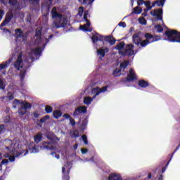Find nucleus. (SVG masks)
I'll return each mask as SVG.
<instances>
[{"instance_id":"15","label":"nucleus","mask_w":180,"mask_h":180,"mask_svg":"<svg viewBox=\"0 0 180 180\" xmlns=\"http://www.w3.org/2000/svg\"><path fill=\"white\" fill-rule=\"evenodd\" d=\"M137 77L136 76V72H134V70L133 69H131L129 70V74L128 75L127 80L128 81H133L134 79H136Z\"/></svg>"},{"instance_id":"22","label":"nucleus","mask_w":180,"mask_h":180,"mask_svg":"<svg viewBox=\"0 0 180 180\" xmlns=\"http://www.w3.org/2000/svg\"><path fill=\"white\" fill-rule=\"evenodd\" d=\"M139 86L141 88H146V86H148V82L144 81V80H141L139 82Z\"/></svg>"},{"instance_id":"16","label":"nucleus","mask_w":180,"mask_h":180,"mask_svg":"<svg viewBox=\"0 0 180 180\" xmlns=\"http://www.w3.org/2000/svg\"><path fill=\"white\" fill-rule=\"evenodd\" d=\"M109 180H122V176L116 173H112L108 176Z\"/></svg>"},{"instance_id":"11","label":"nucleus","mask_w":180,"mask_h":180,"mask_svg":"<svg viewBox=\"0 0 180 180\" xmlns=\"http://www.w3.org/2000/svg\"><path fill=\"white\" fill-rule=\"evenodd\" d=\"M22 53H20L18 57V60L14 63V67H15L17 70H19L20 68H23V65H22V63H23L22 61Z\"/></svg>"},{"instance_id":"59","label":"nucleus","mask_w":180,"mask_h":180,"mask_svg":"<svg viewBox=\"0 0 180 180\" xmlns=\"http://www.w3.org/2000/svg\"><path fill=\"white\" fill-rule=\"evenodd\" d=\"M148 177L149 178V179L151 178V174H148Z\"/></svg>"},{"instance_id":"36","label":"nucleus","mask_w":180,"mask_h":180,"mask_svg":"<svg viewBox=\"0 0 180 180\" xmlns=\"http://www.w3.org/2000/svg\"><path fill=\"white\" fill-rule=\"evenodd\" d=\"M78 136H79L78 131H74L72 132V137H78Z\"/></svg>"},{"instance_id":"63","label":"nucleus","mask_w":180,"mask_h":180,"mask_svg":"<svg viewBox=\"0 0 180 180\" xmlns=\"http://www.w3.org/2000/svg\"><path fill=\"white\" fill-rule=\"evenodd\" d=\"M26 154H27V151L25 153V155H26Z\"/></svg>"},{"instance_id":"58","label":"nucleus","mask_w":180,"mask_h":180,"mask_svg":"<svg viewBox=\"0 0 180 180\" xmlns=\"http://www.w3.org/2000/svg\"><path fill=\"white\" fill-rule=\"evenodd\" d=\"M65 167H63L62 168V172H65Z\"/></svg>"},{"instance_id":"62","label":"nucleus","mask_w":180,"mask_h":180,"mask_svg":"<svg viewBox=\"0 0 180 180\" xmlns=\"http://www.w3.org/2000/svg\"><path fill=\"white\" fill-rule=\"evenodd\" d=\"M77 147H78V146H77V145H75V148H77Z\"/></svg>"},{"instance_id":"7","label":"nucleus","mask_w":180,"mask_h":180,"mask_svg":"<svg viewBox=\"0 0 180 180\" xmlns=\"http://www.w3.org/2000/svg\"><path fill=\"white\" fill-rule=\"evenodd\" d=\"M84 19L86 23L79 26L80 30H83L84 32H92V28H91V22H89V20H88V11L84 13Z\"/></svg>"},{"instance_id":"37","label":"nucleus","mask_w":180,"mask_h":180,"mask_svg":"<svg viewBox=\"0 0 180 180\" xmlns=\"http://www.w3.org/2000/svg\"><path fill=\"white\" fill-rule=\"evenodd\" d=\"M49 119H50V117L49 115H46L42 119H41V122L44 123V122H46V120H49Z\"/></svg>"},{"instance_id":"34","label":"nucleus","mask_w":180,"mask_h":180,"mask_svg":"<svg viewBox=\"0 0 180 180\" xmlns=\"http://www.w3.org/2000/svg\"><path fill=\"white\" fill-rule=\"evenodd\" d=\"M84 13V8L83 7H79V12H78V15L79 16H82Z\"/></svg>"},{"instance_id":"33","label":"nucleus","mask_w":180,"mask_h":180,"mask_svg":"<svg viewBox=\"0 0 180 180\" xmlns=\"http://www.w3.org/2000/svg\"><path fill=\"white\" fill-rule=\"evenodd\" d=\"M165 2V0H160L155 2V4H157L158 6H164Z\"/></svg>"},{"instance_id":"23","label":"nucleus","mask_w":180,"mask_h":180,"mask_svg":"<svg viewBox=\"0 0 180 180\" xmlns=\"http://www.w3.org/2000/svg\"><path fill=\"white\" fill-rule=\"evenodd\" d=\"M78 112V113H85V112H86V107H85V106H80L76 110V112Z\"/></svg>"},{"instance_id":"2","label":"nucleus","mask_w":180,"mask_h":180,"mask_svg":"<svg viewBox=\"0 0 180 180\" xmlns=\"http://www.w3.org/2000/svg\"><path fill=\"white\" fill-rule=\"evenodd\" d=\"M140 36H141V32H140L134 34L132 36V41L134 43V44H141V47H146V46L150 44V43L155 41V40H154V37L149 33H146L145 34L146 40L141 41V37Z\"/></svg>"},{"instance_id":"57","label":"nucleus","mask_w":180,"mask_h":180,"mask_svg":"<svg viewBox=\"0 0 180 180\" xmlns=\"http://www.w3.org/2000/svg\"><path fill=\"white\" fill-rule=\"evenodd\" d=\"M2 164L1 163H0V171H2Z\"/></svg>"},{"instance_id":"49","label":"nucleus","mask_w":180,"mask_h":180,"mask_svg":"<svg viewBox=\"0 0 180 180\" xmlns=\"http://www.w3.org/2000/svg\"><path fill=\"white\" fill-rule=\"evenodd\" d=\"M8 99H13V96H12V94H11V93H9L8 94Z\"/></svg>"},{"instance_id":"26","label":"nucleus","mask_w":180,"mask_h":180,"mask_svg":"<svg viewBox=\"0 0 180 180\" xmlns=\"http://www.w3.org/2000/svg\"><path fill=\"white\" fill-rule=\"evenodd\" d=\"M127 65H129V61L125 60L120 64V68H122L123 70H124V68H126Z\"/></svg>"},{"instance_id":"6","label":"nucleus","mask_w":180,"mask_h":180,"mask_svg":"<svg viewBox=\"0 0 180 180\" xmlns=\"http://www.w3.org/2000/svg\"><path fill=\"white\" fill-rule=\"evenodd\" d=\"M13 105H21V108L19 110V115H23L25 113H26V109H29V108L31 107L30 103H25V102H20L18 100H14Z\"/></svg>"},{"instance_id":"5","label":"nucleus","mask_w":180,"mask_h":180,"mask_svg":"<svg viewBox=\"0 0 180 180\" xmlns=\"http://www.w3.org/2000/svg\"><path fill=\"white\" fill-rule=\"evenodd\" d=\"M165 34L169 41L180 43V32H178V31L169 30L166 32Z\"/></svg>"},{"instance_id":"44","label":"nucleus","mask_w":180,"mask_h":180,"mask_svg":"<svg viewBox=\"0 0 180 180\" xmlns=\"http://www.w3.org/2000/svg\"><path fill=\"white\" fill-rule=\"evenodd\" d=\"M3 131H5V126L0 125V134L2 133Z\"/></svg>"},{"instance_id":"39","label":"nucleus","mask_w":180,"mask_h":180,"mask_svg":"<svg viewBox=\"0 0 180 180\" xmlns=\"http://www.w3.org/2000/svg\"><path fill=\"white\" fill-rule=\"evenodd\" d=\"M0 89H5V85H4V80L0 79Z\"/></svg>"},{"instance_id":"1","label":"nucleus","mask_w":180,"mask_h":180,"mask_svg":"<svg viewBox=\"0 0 180 180\" xmlns=\"http://www.w3.org/2000/svg\"><path fill=\"white\" fill-rule=\"evenodd\" d=\"M8 144H9V146L6 148L4 158H8L11 162H13L15 158L23 154V152H21L20 149L18 148V146L13 144L12 141H8Z\"/></svg>"},{"instance_id":"32","label":"nucleus","mask_w":180,"mask_h":180,"mask_svg":"<svg viewBox=\"0 0 180 180\" xmlns=\"http://www.w3.org/2000/svg\"><path fill=\"white\" fill-rule=\"evenodd\" d=\"M93 43H96L99 40V35H94L91 38Z\"/></svg>"},{"instance_id":"30","label":"nucleus","mask_w":180,"mask_h":180,"mask_svg":"<svg viewBox=\"0 0 180 180\" xmlns=\"http://www.w3.org/2000/svg\"><path fill=\"white\" fill-rule=\"evenodd\" d=\"M31 153H39V146H34L32 149H30Z\"/></svg>"},{"instance_id":"14","label":"nucleus","mask_w":180,"mask_h":180,"mask_svg":"<svg viewBox=\"0 0 180 180\" xmlns=\"http://www.w3.org/2000/svg\"><path fill=\"white\" fill-rule=\"evenodd\" d=\"M15 37L17 39H20V40H25V36L20 29L15 30Z\"/></svg>"},{"instance_id":"21","label":"nucleus","mask_w":180,"mask_h":180,"mask_svg":"<svg viewBox=\"0 0 180 180\" xmlns=\"http://www.w3.org/2000/svg\"><path fill=\"white\" fill-rule=\"evenodd\" d=\"M61 115H62L61 111L58 110H56L53 112V117H55V119H58V117H61Z\"/></svg>"},{"instance_id":"28","label":"nucleus","mask_w":180,"mask_h":180,"mask_svg":"<svg viewBox=\"0 0 180 180\" xmlns=\"http://www.w3.org/2000/svg\"><path fill=\"white\" fill-rule=\"evenodd\" d=\"M155 30H157L159 33H161V32H163L164 29L160 25H158L155 27Z\"/></svg>"},{"instance_id":"9","label":"nucleus","mask_w":180,"mask_h":180,"mask_svg":"<svg viewBox=\"0 0 180 180\" xmlns=\"http://www.w3.org/2000/svg\"><path fill=\"white\" fill-rule=\"evenodd\" d=\"M120 54H122V56H134V45L133 44H129L127 46L125 52H120Z\"/></svg>"},{"instance_id":"19","label":"nucleus","mask_w":180,"mask_h":180,"mask_svg":"<svg viewBox=\"0 0 180 180\" xmlns=\"http://www.w3.org/2000/svg\"><path fill=\"white\" fill-rule=\"evenodd\" d=\"M41 139H43V134H41V133L37 134L34 136L35 143H40V141H41Z\"/></svg>"},{"instance_id":"51","label":"nucleus","mask_w":180,"mask_h":180,"mask_svg":"<svg viewBox=\"0 0 180 180\" xmlns=\"http://www.w3.org/2000/svg\"><path fill=\"white\" fill-rule=\"evenodd\" d=\"M30 2H32V4H38L39 0H30Z\"/></svg>"},{"instance_id":"54","label":"nucleus","mask_w":180,"mask_h":180,"mask_svg":"<svg viewBox=\"0 0 180 180\" xmlns=\"http://www.w3.org/2000/svg\"><path fill=\"white\" fill-rule=\"evenodd\" d=\"M64 179H65V180H69V179H70V176H66L64 177Z\"/></svg>"},{"instance_id":"60","label":"nucleus","mask_w":180,"mask_h":180,"mask_svg":"<svg viewBox=\"0 0 180 180\" xmlns=\"http://www.w3.org/2000/svg\"><path fill=\"white\" fill-rule=\"evenodd\" d=\"M2 160V153H0V161Z\"/></svg>"},{"instance_id":"47","label":"nucleus","mask_w":180,"mask_h":180,"mask_svg":"<svg viewBox=\"0 0 180 180\" xmlns=\"http://www.w3.org/2000/svg\"><path fill=\"white\" fill-rule=\"evenodd\" d=\"M81 152L83 153V154H86V153H88V149H84L82 148L81 150Z\"/></svg>"},{"instance_id":"64","label":"nucleus","mask_w":180,"mask_h":180,"mask_svg":"<svg viewBox=\"0 0 180 180\" xmlns=\"http://www.w3.org/2000/svg\"><path fill=\"white\" fill-rule=\"evenodd\" d=\"M159 180H162V179H160Z\"/></svg>"},{"instance_id":"20","label":"nucleus","mask_w":180,"mask_h":180,"mask_svg":"<svg viewBox=\"0 0 180 180\" xmlns=\"http://www.w3.org/2000/svg\"><path fill=\"white\" fill-rule=\"evenodd\" d=\"M143 12V9L141 8L136 6L133 9L132 13H135L136 15H140Z\"/></svg>"},{"instance_id":"31","label":"nucleus","mask_w":180,"mask_h":180,"mask_svg":"<svg viewBox=\"0 0 180 180\" xmlns=\"http://www.w3.org/2000/svg\"><path fill=\"white\" fill-rule=\"evenodd\" d=\"M45 110L46 113H51L53 112V108H51V106L47 105L45 108Z\"/></svg>"},{"instance_id":"35","label":"nucleus","mask_w":180,"mask_h":180,"mask_svg":"<svg viewBox=\"0 0 180 180\" xmlns=\"http://www.w3.org/2000/svg\"><path fill=\"white\" fill-rule=\"evenodd\" d=\"M6 67H8V63L6 62V63L0 65V70H4V69L6 68Z\"/></svg>"},{"instance_id":"46","label":"nucleus","mask_w":180,"mask_h":180,"mask_svg":"<svg viewBox=\"0 0 180 180\" xmlns=\"http://www.w3.org/2000/svg\"><path fill=\"white\" fill-rule=\"evenodd\" d=\"M4 11L0 10V20H2V17L4 16Z\"/></svg>"},{"instance_id":"40","label":"nucleus","mask_w":180,"mask_h":180,"mask_svg":"<svg viewBox=\"0 0 180 180\" xmlns=\"http://www.w3.org/2000/svg\"><path fill=\"white\" fill-rule=\"evenodd\" d=\"M115 43H116V39H115L113 38H110L109 40V44H111V46H113V44H115Z\"/></svg>"},{"instance_id":"17","label":"nucleus","mask_w":180,"mask_h":180,"mask_svg":"<svg viewBox=\"0 0 180 180\" xmlns=\"http://www.w3.org/2000/svg\"><path fill=\"white\" fill-rule=\"evenodd\" d=\"M11 19H12V14L11 13L7 14L6 16L5 20L1 24L2 26H6V25H8L9 22H11Z\"/></svg>"},{"instance_id":"12","label":"nucleus","mask_w":180,"mask_h":180,"mask_svg":"<svg viewBox=\"0 0 180 180\" xmlns=\"http://www.w3.org/2000/svg\"><path fill=\"white\" fill-rule=\"evenodd\" d=\"M109 51V49L108 48H101L97 50V54L99 56L100 58H102V57H105V54Z\"/></svg>"},{"instance_id":"53","label":"nucleus","mask_w":180,"mask_h":180,"mask_svg":"<svg viewBox=\"0 0 180 180\" xmlns=\"http://www.w3.org/2000/svg\"><path fill=\"white\" fill-rule=\"evenodd\" d=\"M95 0H90L89 2V5H92V3Z\"/></svg>"},{"instance_id":"61","label":"nucleus","mask_w":180,"mask_h":180,"mask_svg":"<svg viewBox=\"0 0 180 180\" xmlns=\"http://www.w3.org/2000/svg\"><path fill=\"white\" fill-rule=\"evenodd\" d=\"M23 64H27V65L29 66V63L27 62H24Z\"/></svg>"},{"instance_id":"56","label":"nucleus","mask_w":180,"mask_h":180,"mask_svg":"<svg viewBox=\"0 0 180 180\" xmlns=\"http://www.w3.org/2000/svg\"><path fill=\"white\" fill-rule=\"evenodd\" d=\"M56 158H57L58 160H60V155H56Z\"/></svg>"},{"instance_id":"38","label":"nucleus","mask_w":180,"mask_h":180,"mask_svg":"<svg viewBox=\"0 0 180 180\" xmlns=\"http://www.w3.org/2000/svg\"><path fill=\"white\" fill-rule=\"evenodd\" d=\"M82 138L84 143L86 144H88V139L86 138V135H83L82 136Z\"/></svg>"},{"instance_id":"27","label":"nucleus","mask_w":180,"mask_h":180,"mask_svg":"<svg viewBox=\"0 0 180 180\" xmlns=\"http://www.w3.org/2000/svg\"><path fill=\"white\" fill-rule=\"evenodd\" d=\"M41 34V28L39 27L37 29L36 31V37L37 39H39L40 37V35Z\"/></svg>"},{"instance_id":"43","label":"nucleus","mask_w":180,"mask_h":180,"mask_svg":"<svg viewBox=\"0 0 180 180\" xmlns=\"http://www.w3.org/2000/svg\"><path fill=\"white\" fill-rule=\"evenodd\" d=\"M16 2H17L16 0H9V4L11 6L15 5L16 4Z\"/></svg>"},{"instance_id":"50","label":"nucleus","mask_w":180,"mask_h":180,"mask_svg":"<svg viewBox=\"0 0 180 180\" xmlns=\"http://www.w3.org/2000/svg\"><path fill=\"white\" fill-rule=\"evenodd\" d=\"M70 123H71V124H72V126H75V121L74 120L71 119V120H70Z\"/></svg>"},{"instance_id":"41","label":"nucleus","mask_w":180,"mask_h":180,"mask_svg":"<svg viewBox=\"0 0 180 180\" xmlns=\"http://www.w3.org/2000/svg\"><path fill=\"white\" fill-rule=\"evenodd\" d=\"M143 4H144V0H137V5L139 6L143 5Z\"/></svg>"},{"instance_id":"52","label":"nucleus","mask_w":180,"mask_h":180,"mask_svg":"<svg viewBox=\"0 0 180 180\" xmlns=\"http://www.w3.org/2000/svg\"><path fill=\"white\" fill-rule=\"evenodd\" d=\"M63 117H65V119H68V117H70V115H68V114H65V115H63Z\"/></svg>"},{"instance_id":"13","label":"nucleus","mask_w":180,"mask_h":180,"mask_svg":"<svg viewBox=\"0 0 180 180\" xmlns=\"http://www.w3.org/2000/svg\"><path fill=\"white\" fill-rule=\"evenodd\" d=\"M107 89H108V88L106 86L103 87L102 89H99V87H97V88L92 90V93L95 94V92H96V96H98V95H99L101 93L106 92Z\"/></svg>"},{"instance_id":"42","label":"nucleus","mask_w":180,"mask_h":180,"mask_svg":"<svg viewBox=\"0 0 180 180\" xmlns=\"http://www.w3.org/2000/svg\"><path fill=\"white\" fill-rule=\"evenodd\" d=\"M8 162H9V160H8V159H4L1 162V164L4 165L5 164H8Z\"/></svg>"},{"instance_id":"29","label":"nucleus","mask_w":180,"mask_h":180,"mask_svg":"<svg viewBox=\"0 0 180 180\" xmlns=\"http://www.w3.org/2000/svg\"><path fill=\"white\" fill-rule=\"evenodd\" d=\"M145 6H146L147 9L148 11L151 10V8H153L151 6V2H150V1H147L144 3Z\"/></svg>"},{"instance_id":"18","label":"nucleus","mask_w":180,"mask_h":180,"mask_svg":"<svg viewBox=\"0 0 180 180\" xmlns=\"http://www.w3.org/2000/svg\"><path fill=\"white\" fill-rule=\"evenodd\" d=\"M124 42H120L116 46L115 49L116 50H119V53H122V50H123V49L124 48Z\"/></svg>"},{"instance_id":"4","label":"nucleus","mask_w":180,"mask_h":180,"mask_svg":"<svg viewBox=\"0 0 180 180\" xmlns=\"http://www.w3.org/2000/svg\"><path fill=\"white\" fill-rule=\"evenodd\" d=\"M51 14L52 18L56 20V22H55L56 27H64V26L68 23L67 18H65V16H62L57 13V8H56V7L53 8Z\"/></svg>"},{"instance_id":"24","label":"nucleus","mask_w":180,"mask_h":180,"mask_svg":"<svg viewBox=\"0 0 180 180\" xmlns=\"http://www.w3.org/2000/svg\"><path fill=\"white\" fill-rule=\"evenodd\" d=\"M91 102H92V98L91 97L84 98V103H85V105H90Z\"/></svg>"},{"instance_id":"48","label":"nucleus","mask_w":180,"mask_h":180,"mask_svg":"<svg viewBox=\"0 0 180 180\" xmlns=\"http://www.w3.org/2000/svg\"><path fill=\"white\" fill-rule=\"evenodd\" d=\"M147 12H148V9H145L144 12L142 13L143 16H147Z\"/></svg>"},{"instance_id":"25","label":"nucleus","mask_w":180,"mask_h":180,"mask_svg":"<svg viewBox=\"0 0 180 180\" xmlns=\"http://www.w3.org/2000/svg\"><path fill=\"white\" fill-rule=\"evenodd\" d=\"M139 22L141 25H147V20L143 17L139 18Z\"/></svg>"},{"instance_id":"55","label":"nucleus","mask_w":180,"mask_h":180,"mask_svg":"<svg viewBox=\"0 0 180 180\" xmlns=\"http://www.w3.org/2000/svg\"><path fill=\"white\" fill-rule=\"evenodd\" d=\"M83 4H88V0H84V1H83Z\"/></svg>"},{"instance_id":"45","label":"nucleus","mask_w":180,"mask_h":180,"mask_svg":"<svg viewBox=\"0 0 180 180\" xmlns=\"http://www.w3.org/2000/svg\"><path fill=\"white\" fill-rule=\"evenodd\" d=\"M119 26H120L121 27H126V23L121 22L118 24Z\"/></svg>"},{"instance_id":"8","label":"nucleus","mask_w":180,"mask_h":180,"mask_svg":"<svg viewBox=\"0 0 180 180\" xmlns=\"http://www.w3.org/2000/svg\"><path fill=\"white\" fill-rule=\"evenodd\" d=\"M40 55V48H37L35 49H30L28 51V57L30 58L29 63H33V59Z\"/></svg>"},{"instance_id":"10","label":"nucleus","mask_w":180,"mask_h":180,"mask_svg":"<svg viewBox=\"0 0 180 180\" xmlns=\"http://www.w3.org/2000/svg\"><path fill=\"white\" fill-rule=\"evenodd\" d=\"M150 15L152 16H154V18H156L157 19H159V20L162 21V9H156L154 11H150Z\"/></svg>"},{"instance_id":"3","label":"nucleus","mask_w":180,"mask_h":180,"mask_svg":"<svg viewBox=\"0 0 180 180\" xmlns=\"http://www.w3.org/2000/svg\"><path fill=\"white\" fill-rule=\"evenodd\" d=\"M47 139H49V140H51V141H52V142L51 143L44 142L42 143V146L40 147L41 150H53L54 151L59 153L60 150H58V145L54 143V142H53V141H54L56 140L59 141L60 139H58V138L56 137V136H54V134H51V136L48 135Z\"/></svg>"}]
</instances>
